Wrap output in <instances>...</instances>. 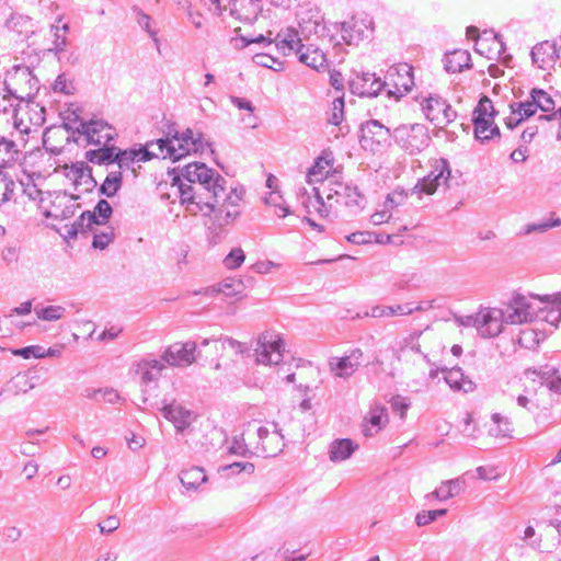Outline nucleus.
Instances as JSON below:
<instances>
[{
    "instance_id": "nucleus-3",
    "label": "nucleus",
    "mask_w": 561,
    "mask_h": 561,
    "mask_svg": "<svg viewBox=\"0 0 561 561\" xmlns=\"http://www.w3.org/2000/svg\"><path fill=\"white\" fill-rule=\"evenodd\" d=\"M4 87L10 96L31 102L39 90V82L27 66L18 65L9 70Z\"/></svg>"
},
{
    "instance_id": "nucleus-20",
    "label": "nucleus",
    "mask_w": 561,
    "mask_h": 561,
    "mask_svg": "<svg viewBox=\"0 0 561 561\" xmlns=\"http://www.w3.org/2000/svg\"><path fill=\"white\" fill-rule=\"evenodd\" d=\"M363 352L359 348L353 350L348 355L342 357H333L330 359V370L339 378H350L360 366Z\"/></svg>"
},
{
    "instance_id": "nucleus-63",
    "label": "nucleus",
    "mask_w": 561,
    "mask_h": 561,
    "mask_svg": "<svg viewBox=\"0 0 561 561\" xmlns=\"http://www.w3.org/2000/svg\"><path fill=\"white\" fill-rule=\"evenodd\" d=\"M421 333L419 334H413V335H410L409 337H407L404 341H403V345L401 347L402 351H405V350H410L411 352L413 353H417V354H422L423 356V359L431 364V360L428 358V356L426 354H423L421 352V345L419 343V336H420Z\"/></svg>"
},
{
    "instance_id": "nucleus-7",
    "label": "nucleus",
    "mask_w": 561,
    "mask_h": 561,
    "mask_svg": "<svg viewBox=\"0 0 561 561\" xmlns=\"http://www.w3.org/2000/svg\"><path fill=\"white\" fill-rule=\"evenodd\" d=\"M320 182L319 187H313V198L308 197V202L304 204L308 213H312L313 209L321 217L327 218L335 210L336 205L341 204V197L334 193L340 182H334L332 178H325Z\"/></svg>"
},
{
    "instance_id": "nucleus-28",
    "label": "nucleus",
    "mask_w": 561,
    "mask_h": 561,
    "mask_svg": "<svg viewBox=\"0 0 561 561\" xmlns=\"http://www.w3.org/2000/svg\"><path fill=\"white\" fill-rule=\"evenodd\" d=\"M421 305L412 307L411 304L397 305V306H374L369 311L365 312V317L383 318L394 316H408L414 311H421Z\"/></svg>"
},
{
    "instance_id": "nucleus-41",
    "label": "nucleus",
    "mask_w": 561,
    "mask_h": 561,
    "mask_svg": "<svg viewBox=\"0 0 561 561\" xmlns=\"http://www.w3.org/2000/svg\"><path fill=\"white\" fill-rule=\"evenodd\" d=\"M558 374V369L554 366L545 365L540 368H527L525 370V376L536 381L537 379L541 385H546L551 380V378Z\"/></svg>"
},
{
    "instance_id": "nucleus-13",
    "label": "nucleus",
    "mask_w": 561,
    "mask_h": 561,
    "mask_svg": "<svg viewBox=\"0 0 561 561\" xmlns=\"http://www.w3.org/2000/svg\"><path fill=\"white\" fill-rule=\"evenodd\" d=\"M426 118L436 127H444L457 117L456 111L444 99L430 96L422 103Z\"/></svg>"
},
{
    "instance_id": "nucleus-16",
    "label": "nucleus",
    "mask_w": 561,
    "mask_h": 561,
    "mask_svg": "<svg viewBox=\"0 0 561 561\" xmlns=\"http://www.w3.org/2000/svg\"><path fill=\"white\" fill-rule=\"evenodd\" d=\"M197 344L196 342L187 341L184 343L176 342L169 345L162 353L161 357L169 366L186 367L193 364L196 359Z\"/></svg>"
},
{
    "instance_id": "nucleus-6",
    "label": "nucleus",
    "mask_w": 561,
    "mask_h": 561,
    "mask_svg": "<svg viewBox=\"0 0 561 561\" xmlns=\"http://www.w3.org/2000/svg\"><path fill=\"white\" fill-rule=\"evenodd\" d=\"M497 112L493 102L488 96H482L473 111L472 123L474 126V137L481 142L489 141L495 137L500 138L501 133L494 118Z\"/></svg>"
},
{
    "instance_id": "nucleus-49",
    "label": "nucleus",
    "mask_w": 561,
    "mask_h": 561,
    "mask_svg": "<svg viewBox=\"0 0 561 561\" xmlns=\"http://www.w3.org/2000/svg\"><path fill=\"white\" fill-rule=\"evenodd\" d=\"M98 224L95 213H91L90 210L83 211L79 218L71 224L72 227L77 228L79 233H85L92 229V227Z\"/></svg>"
},
{
    "instance_id": "nucleus-36",
    "label": "nucleus",
    "mask_w": 561,
    "mask_h": 561,
    "mask_svg": "<svg viewBox=\"0 0 561 561\" xmlns=\"http://www.w3.org/2000/svg\"><path fill=\"white\" fill-rule=\"evenodd\" d=\"M123 185V175L122 172L118 171H111L103 183L101 184L99 188V194L104 195L106 197H113L115 196L118 191L122 188Z\"/></svg>"
},
{
    "instance_id": "nucleus-9",
    "label": "nucleus",
    "mask_w": 561,
    "mask_h": 561,
    "mask_svg": "<svg viewBox=\"0 0 561 561\" xmlns=\"http://www.w3.org/2000/svg\"><path fill=\"white\" fill-rule=\"evenodd\" d=\"M451 186V170L449 162L439 158L432 164L430 173L417 182L414 190L427 195L434 194L439 187L449 188Z\"/></svg>"
},
{
    "instance_id": "nucleus-27",
    "label": "nucleus",
    "mask_w": 561,
    "mask_h": 561,
    "mask_svg": "<svg viewBox=\"0 0 561 561\" xmlns=\"http://www.w3.org/2000/svg\"><path fill=\"white\" fill-rule=\"evenodd\" d=\"M442 371L445 373L444 380L454 391H462L468 393L474 390V382L465 376L461 368L453 367L447 369L444 367L442 368Z\"/></svg>"
},
{
    "instance_id": "nucleus-37",
    "label": "nucleus",
    "mask_w": 561,
    "mask_h": 561,
    "mask_svg": "<svg viewBox=\"0 0 561 561\" xmlns=\"http://www.w3.org/2000/svg\"><path fill=\"white\" fill-rule=\"evenodd\" d=\"M488 42H492V44L496 46L499 54H502L505 50V46H504V43L502 42L501 37L497 34L486 33V32H484L482 38H479V41L476 42L474 50L478 54L484 55L489 59H491V57L489 56V53L491 51V47H489L486 45Z\"/></svg>"
},
{
    "instance_id": "nucleus-62",
    "label": "nucleus",
    "mask_w": 561,
    "mask_h": 561,
    "mask_svg": "<svg viewBox=\"0 0 561 561\" xmlns=\"http://www.w3.org/2000/svg\"><path fill=\"white\" fill-rule=\"evenodd\" d=\"M388 420V415L386 412V409L382 407H375L369 412L368 422L377 427L378 430L381 427L382 424H385Z\"/></svg>"
},
{
    "instance_id": "nucleus-52",
    "label": "nucleus",
    "mask_w": 561,
    "mask_h": 561,
    "mask_svg": "<svg viewBox=\"0 0 561 561\" xmlns=\"http://www.w3.org/2000/svg\"><path fill=\"white\" fill-rule=\"evenodd\" d=\"M561 226V219L559 217L550 218L541 222L528 224L525 227L524 233L530 234L533 232H545L551 228Z\"/></svg>"
},
{
    "instance_id": "nucleus-21",
    "label": "nucleus",
    "mask_w": 561,
    "mask_h": 561,
    "mask_svg": "<svg viewBox=\"0 0 561 561\" xmlns=\"http://www.w3.org/2000/svg\"><path fill=\"white\" fill-rule=\"evenodd\" d=\"M65 175L73 182L76 188L83 186L85 192L92 191L98 185L92 175V169L82 161L72 163L70 167L65 165Z\"/></svg>"
},
{
    "instance_id": "nucleus-22",
    "label": "nucleus",
    "mask_w": 561,
    "mask_h": 561,
    "mask_svg": "<svg viewBox=\"0 0 561 561\" xmlns=\"http://www.w3.org/2000/svg\"><path fill=\"white\" fill-rule=\"evenodd\" d=\"M298 25L299 31H295L297 32V38L299 42H296L295 46L301 42L299 34L305 38H309L312 35H322L325 31V26L322 24L321 16L318 12L313 13L312 11H307L298 13Z\"/></svg>"
},
{
    "instance_id": "nucleus-14",
    "label": "nucleus",
    "mask_w": 561,
    "mask_h": 561,
    "mask_svg": "<svg viewBox=\"0 0 561 561\" xmlns=\"http://www.w3.org/2000/svg\"><path fill=\"white\" fill-rule=\"evenodd\" d=\"M273 32L268 31L266 35H257L252 38L242 37V42L244 43V46H248L250 44H261L265 46H270L273 42L276 45V48L283 53V55H289L295 49L296 42H299L297 38V32L295 28H287L284 32H279L276 34V36L272 37Z\"/></svg>"
},
{
    "instance_id": "nucleus-48",
    "label": "nucleus",
    "mask_w": 561,
    "mask_h": 561,
    "mask_svg": "<svg viewBox=\"0 0 561 561\" xmlns=\"http://www.w3.org/2000/svg\"><path fill=\"white\" fill-rule=\"evenodd\" d=\"M135 161H137L135 149L122 150L116 147L114 163H117L119 169H130Z\"/></svg>"
},
{
    "instance_id": "nucleus-31",
    "label": "nucleus",
    "mask_w": 561,
    "mask_h": 561,
    "mask_svg": "<svg viewBox=\"0 0 561 561\" xmlns=\"http://www.w3.org/2000/svg\"><path fill=\"white\" fill-rule=\"evenodd\" d=\"M358 448L350 438L335 439L330 445V460L339 462L346 460Z\"/></svg>"
},
{
    "instance_id": "nucleus-34",
    "label": "nucleus",
    "mask_w": 561,
    "mask_h": 561,
    "mask_svg": "<svg viewBox=\"0 0 561 561\" xmlns=\"http://www.w3.org/2000/svg\"><path fill=\"white\" fill-rule=\"evenodd\" d=\"M103 147L85 152V159L95 164H111L114 163V154L116 151L115 146L102 145Z\"/></svg>"
},
{
    "instance_id": "nucleus-19",
    "label": "nucleus",
    "mask_w": 561,
    "mask_h": 561,
    "mask_svg": "<svg viewBox=\"0 0 561 561\" xmlns=\"http://www.w3.org/2000/svg\"><path fill=\"white\" fill-rule=\"evenodd\" d=\"M158 409L162 412L165 420L172 422L179 433L184 432L195 421L194 413L175 401L170 403L164 402L163 405Z\"/></svg>"
},
{
    "instance_id": "nucleus-57",
    "label": "nucleus",
    "mask_w": 561,
    "mask_h": 561,
    "mask_svg": "<svg viewBox=\"0 0 561 561\" xmlns=\"http://www.w3.org/2000/svg\"><path fill=\"white\" fill-rule=\"evenodd\" d=\"M245 260V254L241 248L232 249L225 257V266L229 270L238 268Z\"/></svg>"
},
{
    "instance_id": "nucleus-42",
    "label": "nucleus",
    "mask_w": 561,
    "mask_h": 561,
    "mask_svg": "<svg viewBox=\"0 0 561 561\" xmlns=\"http://www.w3.org/2000/svg\"><path fill=\"white\" fill-rule=\"evenodd\" d=\"M244 285L241 279L226 278L219 283L217 289H211L213 293H221L227 297H236L243 293Z\"/></svg>"
},
{
    "instance_id": "nucleus-61",
    "label": "nucleus",
    "mask_w": 561,
    "mask_h": 561,
    "mask_svg": "<svg viewBox=\"0 0 561 561\" xmlns=\"http://www.w3.org/2000/svg\"><path fill=\"white\" fill-rule=\"evenodd\" d=\"M531 549L541 551V537L536 536V530L533 526H527L520 537Z\"/></svg>"
},
{
    "instance_id": "nucleus-55",
    "label": "nucleus",
    "mask_w": 561,
    "mask_h": 561,
    "mask_svg": "<svg viewBox=\"0 0 561 561\" xmlns=\"http://www.w3.org/2000/svg\"><path fill=\"white\" fill-rule=\"evenodd\" d=\"M98 224L96 225H105L110 217L112 216L113 209L111 204L106 199H100L94 207Z\"/></svg>"
},
{
    "instance_id": "nucleus-8",
    "label": "nucleus",
    "mask_w": 561,
    "mask_h": 561,
    "mask_svg": "<svg viewBox=\"0 0 561 561\" xmlns=\"http://www.w3.org/2000/svg\"><path fill=\"white\" fill-rule=\"evenodd\" d=\"M285 343L279 333L265 331L257 337L255 360L263 365H278L283 360Z\"/></svg>"
},
{
    "instance_id": "nucleus-26",
    "label": "nucleus",
    "mask_w": 561,
    "mask_h": 561,
    "mask_svg": "<svg viewBox=\"0 0 561 561\" xmlns=\"http://www.w3.org/2000/svg\"><path fill=\"white\" fill-rule=\"evenodd\" d=\"M334 193L341 197V204L345 205L353 214L364 208L365 197L356 186L339 183Z\"/></svg>"
},
{
    "instance_id": "nucleus-60",
    "label": "nucleus",
    "mask_w": 561,
    "mask_h": 561,
    "mask_svg": "<svg viewBox=\"0 0 561 561\" xmlns=\"http://www.w3.org/2000/svg\"><path fill=\"white\" fill-rule=\"evenodd\" d=\"M12 354L15 356H21L25 359H28L31 357L42 358L45 356L43 347L38 346V345H32V346H25L22 348H16V350L12 351Z\"/></svg>"
},
{
    "instance_id": "nucleus-23",
    "label": "nucleus",
    "mask_w": 561,
    "mask_h": 561,
    "mask_svg": "<svg viewBox=\"0 0 561 561\" xmlns=\"http://www.w3.org/2000/svg\"><path fill=\"white\" fill-rule=\"evenodd\" d=\"M165 367L167 363L162 357L158 359L152 355H148L137 362L136 374L140 376L142 383H149L157 381Z\"/></svg>"
},
{
    "instance_id": "nucleus-35",
    "label": "nucleus",
    "mask_w": 561,
    "mask_h": 561,
    "mask_svg": "<svg viewBox=\"0 0 561 561\" xmlns=\"http://www.w3.org/2000/svg\"><path fill=\"white\" fill-rule=\"evenodd\" d=\"M365 25L363 22L352 20L351 22L342 23L341 34L347 44H353L362 41L365 37Z\"/></svg>"
},
{
    "instance_id": "nucleus-40",
    "label": "nucleus",
    "mask_w": 561,
    "mask_h": 561,
    "mask_svg": "<svg viewBox=\"0 0 561 561\" xmlns=\"http://www.w3.org/2000/svg\"><path fill=\"white\" fill-rule=\"evenodd\" d=\"M510 108L513 115L518 116V121H526L537 112V106L531 98L524 102H513L510 104Z\"/></svg>"
},
{
    "instance_id": "nucleus-18",
    "label": "nucleus",
    "mask_w": 561,
    "mask_h": 561,
    "mask_svg": "<svg viewBox=\"0 0 561 561\" xmlns=\"http://www.w3.org/2000/svg\"><path fill=\"white\" fill-rule=\"evenodd\" d=\"M255 453L264 457L276 456L284 446L283 436L277 432H271L265 426H260L255 432Z\"/></svg>"
},
{
    "instance_id": "nucleus-29",
    "label": "nucleus",
    "mask_w": 561,
    "mask_h": 561,
    "mask_svg": "<svg viewBox=\"0 0 561 561\" xmlns=\"http://www.w3.org/2000/svg\"><path fill=\"white\" fill-rule=\"evenodd\" d=\"M466 486V482L461 478H456L453 480L444 481L442 484L434 490L433 492L426 495V499H436L438 501H446L448 499L455 497L463 492Z\"/></svg>"
},
{
    "instance_id": "nucleus-4",
    "label": "nucleus",
    "mask_w": 561,
    "mask_h": 561,
    "mask_svg": "<svg viewBox=\"0 0 561 561\" xmlns=\"http://www.w3.org/2000/svg\"><path fill=\"white\" fill-rule=\"evenodd\" d=\"M491 311L500 313L496 316L499 334L503 331L504 324H522L531 322L537 317V309L529 297L515 294L504 309L491 308Z\"/></svg>"
},
{
    "instance_id": "nucleus-56",
    "label": "nucleus",
    "mask_w": 561,
    "mask_h": 561,
    "mask_svg": "<svg viewBox=\"0 0 561 561\" xmlns=\"http://www.w3.org/2000/svg\"><path fill=\"white\" fill-rule=\"evenodd\" d=\"M14 186L13 180L0 171V205L11 198Z\"/></svg>"
},
{
    "instance_id": "nucleus-24",
    "label": "nucleus",
    "mask_w": 561,
    "mask_h": 561,
    "mask_svg": "<svg viewBox=\"0 0 561 561\" xmlns=\"http://www.w3.org/2000/svg\"><path fill=\"white\" fill-rule=\"evenodd\" d=\"M530 55L533 64L542 70L552 68L559 56L557 45L548 41L535 45Z\"/></svg>"
},
{
    "instance_id": "nucleus-15",
    "label": "nucleus",
    "mask_w": 561,
    "mask_h": 561,
    "mask_svg": "<svg viewBox=\"0 0 561 561\" xmlns=\"http://www.w3.org/2000/svg\"><path fill=\"white\" fill-rule=\"evenodd\" d=\"M77 133L83 135L91 145H106L115 139L114 129L102 119L80 121Z\"/></svg>"
},
{
    "instance_id": "nucleus-2",
    "label": "nucleus",
    "mask_w": 561,
    "mask_h": 561,
    "mask_svg": "<svg viewBox=\"0 0 561 561\" xmlns=\"http://www.w3.org/2000/svg\"><path fill=\"white\" fill-rule=\"evenodd\" d=\"M153 144L158 146L159 154L163 158L168 157L173 161H178L191 152H203L206 147L210 146V144L205 139L203 133L187 128L183 133H168L165 138H160L156 142L151 141L147 144L146 147L135 149V152L137 153V161L146 162L158 157L157 153H152L148 150V146Z\"/></svg>"
},
{
    "instance_id": "nucleus-30",
    "label": "nucleus",
    "mask_w": 561,
    "mask_h": 561,
    "mask_svg": "<svg viewBox=\"0 0 561 561\" xmlns=\"http://www.w3.org/2000/svg\"><path fill=\"white\" fill-rule=\"evenodd\" d=\"M445 69L447 72H461L463 69H470L471 56L468 50L456 49L445 55Z\"/></svg>"
},
{
    "instance_id": "nucleus-53",
    "label": "nucleus",
    "mask_w": 561,
    "mask_h": 561,
    "mask_svg": "<svg viewBox=\"0 0 561 561\" xmlns=\"http://www.w3.org/2000/svg\"><path fill=\"white\" fill-rule=\"evenodd\" d=\"M446 514H447L446 508H439V510H433V511H422L416 514L415 523L417 526L423 527Z\"/></svg>"
},
{
    "instance_id": "nucleus-32",
    "label": "nucleus",
    "mask_w": 561,
    "mask_h": 561,
    "mask_svg": "<svg viewBox=\"0 0 561 561\" xmlns=\"http://www.w3.org/2000/svg\"><path fill=\"white\" fill-rule=\"evenodd\" d=\"M390 87V82L381 81L380 78L376 77L375 73H363L360 78V89L358 91V94L362 96H377L378 93L387 88Z\"/></svg>"
},
{
    "instance_id": "nucleus-54",
    "label": "nucleus",
    "mask_w": 561,
    "mask_h": 561,
    "mask_svg": "<svg viewBox=\"0 0 561 561\" xmlns=\"http://www.w3.org/2000/svg\"><path fill=\"white\" fill-rule=\"evenodd\" d=\"M344 116V100L335 98L332 102L331 113L328 116V123L331 125H340Z\"/></svg>"
},
{
    "instance_id": "nucleus-5",
    "label": "nucleus",
    "mask_w": 561,
    "mask_h": 561,
    "mask_svg": "<svg viewBox=\"0 0 561 561\" xmlns=\"http://www.w3.org/2000/svg\"><path fill=\"white\" fill-rule=\"evenodd\" d=\"M396 144L409 154L422 152L430 146L431 136L423 124H402L392 131Z\"/></svg>"
},
{
    "instance_id": "nucleus-1",
    "label": "nucleus",
    "mask_w": 561,
    "mask_h": 561,
    "mask_svg": "<svg viewBox=\"0 0 561 561\" xmlns=\"http://www.w3.org/2000/svg\"><path fill=\"white\" fill-rule=\"evenodd\" d=\"M168 176L181 204L194 215L207 216L211 241H220L224 229L240 215L241 193L228 190L226 179L203 162L174 168Z\"/></svg>"
},
{
    "instance_id": "nucleus-25",
    "label": "nucleus",
    "mask_w": 561,
    "mask_h": 561,
    "mask_svg": "<svg viewBox=\"0 0 561 561\" xmlns=\"http://www.w3.org/2000/svg\"><path fill=\"white\" fill-rule=\"evenodd\" d=\"M293 51L296 53L300 62L317 71L328 67V59L325 54L318 47H313V45L306 46L299 43L297 48L295 47Z\"/></svg>"
},
{
    "instance_id": "nucleus-43",
    "label": "nucleus",
    "mask_w": 561,
    "mask_h": 561,
    "mask_svg": "<svg viewBox=\"0 0 561 561\" xmlns=\"http://www.w3.org/2000/svg\"><path fill=\"white\" fill-rule=\"evenodd\" d=\"M34 311L36 313V317L39 320L43 321H57L65 317L66 314V308L62 306H46V307H39L36 306L34 308Z\"/></svg>"
},
{
    "instance_id": "nucleus-50",
    "label": "nucleus",
    "mask_w": 561,
    "mask_h": 561,
    "mask_svg": "<svg viewBox=\"0 0 561 561\" xmlns=\"http://www.w3.org/2000/svg\"><path fill=\"white\" fill-rule=\"evenodd\" d=\"M491 419L493 423L497 425L495 430L490 431L492 435L502 437L511 436L512 428L507 417L502 416L500 413H493Z\"/></svg>"
},
{
    "instance_id": "nucleus-47",
    "label": "nucleus",
    "mask_w": 561,
    "mask_h": 561,
    "mask_svg": "<svg viewBox=\"0 0 561 561\" xmlns=\"http://www.w3.org/2000/svg\"><path fill=\"white\" fill-rule=\"evenodd\" d=\"M329 161L323 158H318L314 161L313 167L307 173V180L309 183L320 182L325 179L329 173Z\"/></svg>"
},
{
    "instance_id": "nucleus-12",
    "label": "nucleus",
    "mask_w": 561,
    "mask_h": 561,
    "mask_svg": "<svg viewBox=\"0 0 561 561\" xmlns=\"http://www.w3.org/2000/svg\"><path fill=\"white\" fill-rule=\"evenodd\" d=\"M387 82H390V87H387V94L389 96H394L396 100L404 96L414 85L412 67L408 64H400L390 68L387 75Z\"/></svg>"
},
{
    "instance_id": "nucleus-64",
    "label": "nucleus",
    "mask_w": 561,
    "mask_h": 561,
    "mask_svg": "<svg viewBox=\"0 0 561 561\" xmlns=\"http://www.w3.org/2000/svg\"><path fill=\"white\" fill-rule=\"evenodd\" d=\"M538 335L535 330L527 329L520 332L518 342L520 345L530 348L539 343Z\"/></svg>"
},
{
    "instance_id": "nucleus-17",
    "label": "nucleus",
    "mask_w": 561,
    "mask_h": 561,
    "mask_svg": "<svg viewBox=\"0 0 561 561\" xmlns=\"http://www.w3.org/2000/svg\"><path fill=\"white\" fill-rule=\"evenodd\" d=\"M229 10L231 16L242 22H254L262 11V0H225L221 12Z\"/></svg>"
},
{
    "instance_id": "nucleus-33",
    "label": "nucleus",
    "mask_w": 561,
    "mask_h": 561,
    "mask_svg": "<svg viewBox=\"0 0 561 561\" xmlns=\"http://www.w3.org/2000/svg\"><path fill=\"white\" fill-rule=\"evenodd\" d=\"M180 480L186 490L195 491L202 483L207 481V477L203 468L191 467L181 471Z\"/></svg>"
},
{
    "instance_id": "nucleus-46",
    "label": "nucleus",
    "mask_w": 561,
    "mask_h": 561,
    "mask_svg": "<svg viewBox=\"0 0 561 561\" xmlns=\"http://www.w3.org/2000/svg\"><path fill=\"white\" fill-rule=\"evenodd\" d=\"M530 298H537L541 301L551 302L556 309L549 311L547 316V321L551 324H557V322L561 319V293H557L553 295H547L543 297L531 296Z\"/></svg>"
},
{
    "instance_id": "nucleus-59",
    "label": "nucleus",
    "mask_w": 561,
    "mask_h": 561,
    "mask_svg": "<svg viewBox=\"0 0 561 561\" xmlns=\"http://www.w3.org/2000/svg\"><path fill=\"white\" fill-rule=\"evenodd\" d=\"M394 205L393 197L391 195H388L386 202H385V208L381 211H376L371 215V222L374 225H381L383 222H387L391 218L390 208H392Z\"/></svg>"
},
{
    "instance_id": "nucleus-58",
    "label": "nucleus",
    "mask_w": 561,
    "mask_h": 561,
    "mask_svg": "<svg viewBox=\"0 0 561 561\" xmlns=\"http://www.w3.org/2000/svg\"><path fill=\"white\" fill-rule=\"evenodd\" d=\"M114 240V231L112 228H107L106 231L95 232L93 236L92 247L94 249L104 250Z\"/></svg>"
},
{
    "instance_id": "nucleus-39",
    "label": "nucleus",
    "mask_w": 561,
    "mask_h": 561,
    "mask_svg": "<svg viewBox=\"0 0 561 561\" xmlns=\"http://www.w3.org/2000/svg\"><path fill=\"white\" fill-rule=\"evenodd\" d=\"M133 11L136 14V21H137L138 25L149 34V36L154 42V45H156L158 51H160V48H159L160 42L158 38V31L152 26L153 21H152L151 16L148 15L147 13H145L138 7H134Z\"/></svg>"
},
{
    "instance_id": "nucleus-44",
    "label": "nucleus",
    "mask_w": 561,
    "mask_h": 561,
    "mask_svg": "<svg viewBox=\"0 0 561 561\" xmlns=\"http://www.w3.org/2000/svg\"><path fill=\"white\" fill-rule=\"evenodd\" d=\"M530 98L535 101L537 110L539 108L545 113H550L554 110V101L545 90L538 88L531 89Z\"/></svg>"
},
{
    "instance_id": "nucleus-10",
    "label": "nucleus",
    "mask_w": 561,
    "mask_h": 561,
    "mask_svg": "<svg viewBox=\"0 0 561 561\" xmlns=\"http://www.w3.org/2000/svg\"><path fill=\"white\" fill-rule=\"evenodd\" d=\"M497 314L491 308H481L476 314L456 317V322L466 328H476L483 337H494L499 335Z\"/></svg>"
},
{
    "instance_id": "nucleus-38",
    "label": "nucleus",
    "mask_w": 561,
    "mask_h": 561,
    "mask_svg": "<svg viewBox=\"0 0 561 561\" xmlns=\"http://www.w3.org/2000/svg\"><path fill=\"white\" fill-rule=\"evenodd\" d=\"M19 159V150L13 140L0 139V168H7Z\"/></svg>"
},
{
    "instance_id": "nucleus-51",
    "label": "nucleus",
    "mask_w": 561,
    "mask_h": 561,
    "mask_svg": "<svg viewBox=\"0 0 561 561\" xmlns=\"http://www.w3.org/2000/svg\"><path fill=\"white\" fill-rule=\"evenodd\" d=\"M252 60L255 65L260 67L271 68L276 71L282 70L283 68V62L267 53L254 54Z\"/></svg>"
},
{
    "instance_id": "nucleus-45",
    "label": "nucleus",
    "mask_w": 561,
    "mask_h": 561,
    "mask_svg": "<svg viewBox=\"0 0 561 561\" xmlns=\"http://www.w3.org/2000/svg\"><path fill=\"white\" fill-rule=\"evenodd\" d=\"M69 31V25L66 23L62 26L51 25V32H54L53 50L56 55L61 54L66 50L68 39L66 34Z\"/></svg>"
},
{
    "instance_id": "nucleus-11",
    "label": "nucleus",
    "mask_w": 561,
    "mask_h": 561,
    "mask_svg": "<svg viewBox=\"0 0 561 561\" xmlns=\"http://www.w3.org/2000/svg\"><path fill=\"white\" fill-rule=\"evenodd\" d=\"M391 137L393 135L388 127L377 119H370L360 127L359 142L364 149L375 152L387 146Z\"/></svg>"
}]
</instances>
